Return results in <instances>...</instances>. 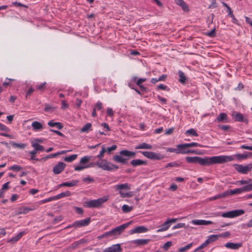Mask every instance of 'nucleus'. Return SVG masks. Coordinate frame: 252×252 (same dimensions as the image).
<instances>
[{"mask_svg":"<svg viewBox=\"0 0 252 252\" xmlns=\"http://www.w3.org/2000/svg\"><path fill=\"white\" fill-rule=\"evenodd\" d=\"M232 156L224 155L213 156L211 157H187L186 161L189 163H198L202 166H210L214 164H222L232 161Z\"/></svg>","mask_w":252,"mask_h":252,"instance_id":"obj_1","label":"nucleus"},{"mask_svg":"<svg viewBox=\"0 0 252 252\" xmlns=\"http://www.w3.org/2000/svg\"><path fill=\"white\" fill-rule=\"evenodd\" d=\"M132 221L124 223L119 225L115 228H114L111 230L106 232L103 234L98 236L99 239L103 238H106L108 240H113L116 239L119 236L124 230L131 224Z\"/></svg>","mask_w":252,"mask_h":252,"instance_id":"obj_2","label":"nucleus"},{"mask_svg":"<svg viewBox=\"0 0 252 252\" xmlns=\"http://www.w3.org/2000/svg\"><path fill=\"white\" fill-rule=\"evenodd\" d=\"M135 156V152L125 150L120 151V155H114L113 157V159L116 162L125 164L127 162L129 158H134Z\"/></svg>","mask_w":252,"mask_h":252,"instance_id":"obj_3","label":"nucleus"},{"mask_svg":"<svg viewBox=\"0 0 252 252\" xmlns=\"http://www.w3.org/2000/svg\"><path fill=\"white\" fill-rule=\"evenodd\" d=\"M109 199V196H104L97 199L86 201L84 206L87 208H99Z\"/></svg>","mask_w":252,"mask_h":252,"instance_id":"obj_4","label":"nucleus"},{"mask_svg":"<svg viewBox=\"0 0 252 252\" xmlns=\"http://www.w3.org/2000/svg\"><path fill=\"white\" fill-rule=\"evenodd\" d=\"M114 189L119 191V194L122 197H130L133 195V193L131 191L127 192L123 191L124 190H127L130 189V185L128 183L116 185L114 187Z\"/></svg>","mask_w":252,"mask_h":252,"instance_id":"obj_5","label":"nucleus"},{"mask_svg":"<svg viewBox=\"0 0 252 252\" xmlns=\"http://www.w3.org/2000/svg\"><path fill=\"white\" fill-rule=\"evenodd\" d=\"M245 211L242 209L234 210L221 214L220 212L213 213V216L216 217L221 216L223 218H233L243 215Z\"/></svg>","mask_w":252,"mask_h":252,"instance_id":"obj_6","label":"nucleus"},{"mask_svg":"<svg viewBox=\"0 0 252 252\" xmlns=\"http://www.w3.org/2000/svg\"><path fill=\"white\" fill-rule=\"evenodd\" d=\"M96 164L105 171H111L114 168L117 169L119 168L118 166L111 164L106 160H103L101 162H97Z\"/></svg>","mask_w":252,"mask_h":252,"instance_id":"obj_7","label":"nucleus"},{"mask_svg":"<svg viewBox=\"0 0 252 252\" xmlns=\"http://www.w3.org/2000/svg\"><path fill=\"white\" fill-rule=\"evenodd\" d=\"M141 154L146 158L152 160H161L164 158V156L160 153H156L153 152L143 151Z\"/></svg>","mask_w":252,"mask_h":252,"instance_id":"obj_8","label":"nucleus"},{"mask_svg":"<svg viewBox=\"0 0 252 252\" xmlns=\"http://www.w3.org/2000/svg\"><path fill=\"white\" fill-rule=\"evenodd\" d=\"M187 143L179 144L177 145L179 154H198V153L195 150H188L187 149L188 146H187Z\"/></svg>","mask_w":252,"mask_h":252,"instance_id":"obj_9","label":"nucleus"},{"mask_svg":"<svg viewBox=\"0 0 252 252\" xmlns=\"http://www.w3.org/2000/svg\"><path fill=\"white\" fill-rule=\"evenodd\" d=\"M235 169L239 173L246 174L252 170V164H249L246 165L242 164H235Z\"/></svg>","mask_w":252,"mask_h":252,"instance_id":"obj_10","label":"nucleus"},{"mask_svg":"<svg viewBox=\"0 0 252 252\" xmlns=\"http://www.w3.org/2000/svg\"><path fill=\"white\" fill-rule=\"evenodd\" d=\"M177 219H168L166 221L160 226V228L157 230V232H160L166 231L169 229L172 223L175 222Z\"/></svg>","mask_w":252,"mask_h":252,"instance_id":"obj_11","label":"nucleus"},{"mask_svg":"<svg viewBox=\"0 0 252 252\" xmlns=\"http://www.w3.org/2000/svg\"><path fill=\"white\" fill-rule=\"evenodd\" d=\"M91 222L90 218H87L83 220H77L72 224V226L75 228L84 227L88 225Z\"/></svg>","mask_w":252,"mask_h":252,"instance_id":"obj_12","label":"nucleus"},{"mask_svg":"<svg viewBox=\"0 0 252 252\" xmlns=\"http://www.w3.org/2000/svg\"><path fill=\"white\" fill-rule=\"evenodd\" d=\"M251 181V179L247 180H239L236 182V184L239 185L247 184V185L244 186V187L245 192H248L252 190V183H250Z\"/></svg>","mask_w":252,"mask_h":252,"instance_id":"obj_13","label":"nucleus"},{"mask_svg":"<svg viewBox=\"0 0 252 252\" xmlns=\"http://www.w3.org/2000/svg\"><path fill=\"white\" fill-rule=\"evenodd\" d=\"M233 118L236 122H244L246 124L249 123L248 119L243 117V115L240 113L234 112L232 115Z\"/></svg>","mask_w":252,"mask_h":252,"instance_id":"obj_14","label":"nucleus"},{"mask_svg":"<svg viewBox=\"0 0 252 252\" xmlns=\"http://www.w3.org/2000/svg\"><path fill=\"white\" fill-rule=\"evenodd\" d=\"M122 248L121 244H117L112 245L111 246L106 248L104 250V252H122Z\"/></svg>","mask_w":252,"mask_h":252,"instance_id":"obj_15","label":"nucleus"},{"mask_svg":"<svg viewBox=\"0 0 252 252\" xmlns=\"http://www.w3.org/2000/svg\"><path fill=\"white\" fill-rule=\"evenodd\" d=\"M65 167V163L63 162H59L53 167V171L55 174H59L64 170Z\"/></svg>","mask_w":252,"mask_h":252,"instance_id":"obj_16","label":"nucleus"},{"mask_svg":"<svg viewBox=\"0 0 252 252\" xmlns=\"http://www.w3.org/2000/svg\"><path fill=\"white\" fill-rule=\"evenodd\" d=\"M79 181L77 180H71L69 182H66L58 185L57 187L58 189L63 187H72L77 186L79 183Z\"/></svg>","mask_w":252,"mask_h":252,"instance_id":"obj_17","label":"nucleus"},{"mask_svg":"<svg viewBox=\"0 0 252 252\" xmlns=\"http://www.w3.org/2000/svg\"><path fill=\"white\" fill-rule=\"evenodd\" d=\"M42 141L39 139H36L32 142V146L34 148V150L37 152L38 151H43L44 150L43 146L38 144V142H41Z\"/></svg>","mask_w":252,"mask_h":252,"instance_id":"obj_18","label":"nucleus"},{"mask_svg":"<svg viewBox=\"0 0 252 252\" xmlns=\"http://www.w3.org/2000/svg\"><path fill=\"white\" fill-rule=\"evenodd\" d=\"M148 231V229L147 227L144 226H139L131 229L129 231V233L131 234L134 233H141L146 232Z\"/></svg>","mask_w":252,"mask_h":252,"instance_id":"obj_19","label":"nucleus"},{"mask_svg":"<svg viewBox=\"0 0 252 252\" xmlns=\"http://www.w3.org/2000/svg\"><path fill=\"white\" fill-rule=\"evenodd\" d=\"M191 223L196 225H207L214 223L210 220H193L191 221Z\"/></svg>","mask_w":252,"mask_h":252,"instance_id":"obj_20","label":"nucleus"},{"mask_svg":"<svg viewBox=\"0 0 252 252\" xmlns=\"http://www.w3.org/2000/svg\"><path fill=\"white\" fill-rule=\"evenodd\" d=\"M252 156V153H246L245 154H236L234 155H232L234 158L232 160H234L235 158H236L237 160H242L246 159Z\"/></svg>","mask_w":252,"mask_h":252,"instance_id":"obj_21","label":"nucleus"},{"mask_svg":"<svg viewBox=\"0 0 252 252\" xmlns=\"http://www.w3.org/2000/svg\"><path fill=\"white\" fill-rule=\"evenodd\" d=\"M32 130L35 131H40L44 129V127L43 124L38 121H33L32 123Z\"/></svg>","mask_w":252,"mask_h":252,"instance_id":"obj_22","label":"nucleus"},{"mask_svg":"<svg viewBox=\"0 0 252 252\" xmlns=\"http://www.w3.org/2000/svg\"><path fill=\"white\" fill-rule=\"evenodd\" d=\"M25 233H26V232L25 231L20 232L15 236L11 238V239H8L7 240V242L12 243H15L16 242H17L19 239H20Z\"/></svg>","mask_w":252,"mask_h":252,"instance_id":"obj_23","label":"nucleus"},{"mask_svg":"<svg viewBox=\"0 0 252 252\" xmlns=\"http://www.w3.org/2000/svg\"><path fill=\"white\" fill-rule=\"evenodd\" d=\"M130 163L132 166L136 167L137 166L145 165L147 164V162L140 159H135L132 160Z\"/></svg>","mask_w":252,"mask_h":252,"instance_id":"obj_24","label":"nucleus"},{"mask_svg":"<svg viewBox=\"0 0 252 252\" xmlns=\"http://www.w3.org/2000/svg\"><path fill=\"white\" fill-rule=\"evenodd\" d=\"M175 2L181 6L184 11L188 12L189 11L188 6L183 0H175Z\"/></svg>","mask_w":252,"mask_h":252,"instance_id":"obj_25","label":"nucleus"},{"mask_svg":"<svg viewBox=\"0 0 252 252\" xmlns=\"http://www.w3.org/2000/svg\"><path fill=\"white\" fill-rule=\"evenodd\" d=\"M65 153H66V151H62L58 152L57 153H54V154L49 155H48V156H46V157H45L44 158H40L39 159V160L41 161H44L46 160L48 158H55L57 156L61 155V154H64Z\"/></svg>","mask_w":252,"mask_h":252,"instance_id":"obj_26","label":"nucleus"},{"mask_svg":"<svg viewBox=\"0 0 252 252\" xmlns=\"http://www.w3.org/2000/svg\"><path fill=\"white\" fill-rule=\"evenodd\" d=\"M242 244L241 243H234L232 242H228L224 245V246L232 250H237L241 247Z\"/></svg>","mask_w":252,"mask_h":252,"instance_id":"obj_27","label":"nucleus"},{"mask_svg":"<svg viewBox=\"0 0 252 252\" xmlns=\"http://www.w3.org/2000/svg\"><path fill=\"white\" fill-rule=\"evenodd\" d=\"M149 241V239H142L133 240L132 243L137 245V246H144L147 245Z\"/></svg>","mask_w":252,"mask_h":252,"instance_id":"obj_28","label":"nucleus"},{"mask_svg":"<svg viewBox=\"0 0 252 252\" xmlns=\"http://www.w3.org/2000/svg\"><path fill=\"white\" fill-rule=\"evenodd\" d=\"M152 146L147 143H141L135 147V149H151Z\"/></svg>","mask_w":252,"mask_h":252,"instance_id":"obj_29","label":"nucleus"},{"mask_svg":"<svg viewBox=\"0 0 252 252\" xmlns=\"http://www.w3.org/2000/svg\"><path fill=\"white\" fill-rule=\"evenodd\" d=\"M71 195V193L69 191H65L64 192H63L61 193H59L56 196H54V198L55 200H56L64 197L70 196Z\"/></svg>","mask_w":252,"mask_h":252,"instance_id":"obj_30","label":"nucleus"},{"mask_svg":"<svg viewBox=\"0 0 252 252\" xmlns=\"http://www.w3.org/2000/svg\"><path fill=\"white\" fill-rule=\"evenodd\" d=\"M48 125L50 127L56 126L59 129H61L63 127V125L62 123L59 122H55L53 120L49 121L48 123Z\"/></svg>","mask_w":252,"mask_h":252,"instance_id":"obj_31","label":"nucleus"},{"mask_svg":"<svg viewBox=\"0 0 252 252\" xmlns=\"http://www.w3.org/2000/svg\"><path fill=\"white\" fill-rule=\"evenodd\" d=\"M230 195L235 194H241L242 192H245L244 187H243L241 188H237L232 190H229Z\"/></svg>","mask_w":252,"mask_h":252,"instance_id":"obj_32","label":"nucleus"},{"mask_svg":"<svg viewBox=\"0 0 252 252\" xmlns=\"http://www.w3.org/2000/svg\"><path fill=\"white\" fill-rule=\"evenodd\" d=\"M219 239L218 234H213L208 237L207 239L206 240L209 244L211 243L217 241Z\"/></svg>","mask_w":252,"mask_h":252,"instance_id":"obj_33","label":"nucleus"},{"mask_svg":"<svg viewBox=\"0 0 252 252\" xmlns=\"http://www.w3.org/2000/svg\"><path fill=\"white\" fill-rule=\"evenodd\" d=\"M146 81V78H139L138 79H137L135 83H136V85L139 87L141 90L145 91L146 89L143 85H141V84Z\"/></svg>","mask_w":252,"mask_h":252,"instance_id":"obj_34","label":"nucleus"},{"mask_svg":"<svg viewBox=\"0 0 252 252\" xmlns=\"http://www.w3.org/2000/svg\"><path fill=\"white\" fill-rule=\"evenodd\" d=\"M92 124L91 123L86 124L81 129V132L88 133L92 130Z\"/></svg>","mask_w":252,"mask_h":252,"instance_id":"obj_35","label":"nucleus"},{"mask_svg":"<svg viewBox=\"0 0 252 252\" xmlns=\"http://www.w3.org/2000/svg\"><path fill=\"white\" fill-rule=\"evenodd\" d=\"M32 209L26 207H23L19 209L18 212H17V215L20 214H26L31 211Z\"/></svg>","mask_w":252,"mask_h":252,"instance_id":"obj_36","label":"nucleus"},{"mask_svg":"<svg viewBox=\"0 0 252 252\" xmlns=\"http://www.w3.org/2000/svg\"><path fill=\"white\" fill-rule=\"evenodd\" d=\"M91 167V165L90 164H85V165H79L75 166L74 170L75 171H80L84 170V169L88 168Z\"/></svg>","mask_w":252,"mask_h":252,"instance_id":"obj_37","label":"nucleus"},{"mask_svg":"<svg viewBox=\"0 0 252 252\" xmlns=\"http://www.w3.org/2000/svg\"><path fill=\"white\" fill-rule=\"evenodd\" d=\"M91 156H84L81 158L80 163L83 165L87 164V163L89 161L91 160Z\"/></svg>","mask_w":252,"mask_h":252,"instance_id":"obj_38","label":"nucleus"},{"mask_svg":"<svg viewBox=\"0 0 252 252\" xmlns=\"http://www.w3.org/2000/svg\"><path fill=\"white\" fill-rule=\"evenodd\" d=\"M178 75L180 77L179 81L182 83H185L186 81V77L183 71L179 70L178 71Z\"/></svg>","mask_w":252,"mask_h":252,"instance_id":"obj_39","label":"nucleus"},{"mask_svg":"<svg viewBox=\"0 0 252 252\" xmlns=\"http://www.w3.org/2000/svg\"><path fill=\"white\" fill-rule=\"evenodd\" d=\"M77 155L76 154L72 155L68 157H66L64 158V160L66 162H70L74 160L77 158Z\"/></svg>","mask_w":252,"mask_h":252,"instance_id":"obj_40","label":"nucleus"},{"mask_svg":"<svg viewBox=\"0 0 252 252\" xmlns=\"http://www.w3.org/2000/svg\"><path fill=\"white\" fill-rule=\"evenodd\" d=\"M11 144L13 147H16L20 149H24L27 146V145L24 143H17L14 142H12Z\"/></svg>","mask_w":252,"mask_h":252,"instance_id":"obj_41","label":"nucleus"},{"mask_svg":"<svg viewBox=\"0 0 252 252\" xmlns=\"http://www.w3.org/2000/svg\"><path fill=\"white\" fill-rule=\"evenodd\" d=\"M226 119L227 115L225 113H220L217 118V120L219 122L226 120Z\"/></svg>","mask_w":252,"mask_h":252,"instance_id":"obj_42","label":"nucleus"},{"mask_svg":"<svg viewBox=\"0 0 252 252\" xmlns=\"http://www.w3.org/2000/svg\"><path fill=\"white\" fill-rule=\"evenodd\" d=\"M133 209L132 206H129L127 205H124L122 206V209L124 213H128L130 212Z\"/></svg>","mask_w":252,"mask_h":252,"instance_id":"obj_43","label":"nucleus"},{"mask_svg":"<svg viewBox=\"0 0 252 252\" xmlns=\"http://www.w3.org/2000/svg\"><path fill=\"white\" fill-rule=\"evenodd\" d=\"M46 82L41 83L40 84H37L36 85V90L40 91H42L44 90L46 88Z\"/></svg>","mask_w":252,"mask_h":252,"instance_id":"obj_44","label":"nucleus"},{"mask_svg":"<svg viewBox=\"0 0 252 252\" xmlns=\"http://www.w3.org/2000/svg\"><path fill=\"white\" fill-rule=\"evenodd\" d=\"M192 246V243H191L184 247L179 248V252H185L187 251H188V250H189L191 247Z\"/></svg>","mask_w":252,"mask_h":252,"instance_id":"obj_45","label":"nucleus"},{"mask_svg":"<svg viewBox=\"0 0 252 252\" xmlns=\"http://www.w3.org/2000/svg\"><path fill=\"white\" fill-rule=\"evenodd\" d=\"M186 134H189L190 135L198 136V134L196 133L195 129L193 128H190L189 129L187 130L186 132Z\"/></svg>","mask_w":252,"mask_h":252,"instance_id":"obj_46","label":"nucleus"},{"mask_svg":"<svg viewBox=\"0 0 252 252\" xmlns=\"http://www.w3.org/2000/svg\"><path fill=\"white\" fill-rule=\"evenodd\" d=\"M187 146H188L189 148L190 147H204V146L196 142H191L189 143H187Z\"/></svg>","mask_w":252,"mask_h":252,"instance_id":"obj_47","label":"nucleus"},{"mask_svg":"<svg viewBox=\"0 0 252 252\" xmlns=\"http://www.w3.org/2000/svg\"><path fill=\"white\" fill-rule=\"evenodd\" d=\"M106 152V148L103 145L102 146L101 150L100 151L99 154L97 156V158L101 159L104 156V153Z\"/></svg>","mask_w":252,"mask_h":252,"instance_id":"obj_48","label":"nucleus"},{"mask_svg":"<svg viewBox=\"0 0 252 252\" xmlns=\"http://www.w3.org/2000/svg\"><path fill=\"white\" fill-rule=\"evenodd\" d=\"M117 148V146L116 145H113L112 146L106 148V152L110 153L112 151L116 150Z\"/></svg>","mask_w":252,"mask_h":252,"instance_id":"obj_49","label":"nucleus"},{"mask_svg":"<svg viewBox=\"0 0 252 252\" xmlns=\"http://www.w3.org/2000/svg\"><path fill=\"white\" fill-rule=\"evenodd\" d=\"M22 167L18 165H13L11 166H10L9 169L11 170H14V171H20L22 169Z\"/></svg>","mask_w":252,"mask_h":252,"instance_id":"obj_50","label":"nucleus"},{"mask_svg":"<svg viewBox=\"0 0 252 252\" xmlns=\"http://www.w3.org/2000/svg\"><path fill=\"white\" fill-rule=\"evenodd\" d=\"M0 130L8 132L9 131L10 129L7 126L0 123Z\"/></svg>","mask_w":252,"mask_h":252,"instance_id":"obj_51","label":"nucleus"},{"mask_svg":"<svg viewBox=\"0 0 252 252\" xmlns=\"http://www.w3.org/2000/svg\"><path fill=\"white\" fill-rule=\"evenodd\" d=\"M230 235V233L229 231H226L222 233H220L219 234H218V237H223V238H227L229 237Z\"/></svg>","mask_w":252,"mask_h":252,"instance_id":"obj_52","label":"nucleus"},{"mask_svg":"<svg viewBox=\"0 0 252 252\" xmlns=\"http://www.w3.org/2000/svg\"><path fill=\"white\" fill-rule=\"evenodd\" d=\"M37 153V152L36 151H35L34 150L30 152V154L31 155V158H30L31 160H39L38 158H36L35 157V155Z\"/></svg>","mask_w":252,"mask_h":252,"instance_id":"obj_53","label":"nucleus"},{"mask_svg":"<svg viewBox=\"0 0 252 252\" xmlns=\"http://www.w3.org/2000/svg\"><path fill=\"white\" fill-rule=\"evenodd\" d=\"M53 200H55L54 196L50 197L44 200H42L40 201V204H43L46 202H50Z\"/></svg>","mask_w":252,"mask_h":252,"instance_id":"obj_54","label":"nucleus"},{"mask_svg":"<svg viewBox=\"0 0 252 252\" xmlns=\"http://www.w3.org/2000/svg\"><path fill=\"white\" fill-rule=\"evenodd\" d=\"M208 245V244L207 243V242H206V241H205L203 243H202L201 245H200L199 247H198L195 250H194V252H196V251H199L200 250H201L203 248H204L205 247H206L207 245Z\"/></svg>","mask_w":252,"mask_h":252,"instance_id":"obj_55","label":"nucleus"},{"mask_svg":"<svg viewBox=\"0 0 252 252\" xmlns=\"http://www.w3.org/2000/svg\"><path fill=\"white\" fill-rule=\"evenodd\" d=\"M219 194L220 198H221L225 197L226 196H227L229 195H230V193L229 190H226L222 193H220Z\"/></svg>","mask_w":252,"mask_h":252,"instance_id":"obj_56","label":"nucleus"},{"mask_svg":"<svg viewBox=\"0 0 252 252\" xmlns=\"http://www.w3.org/2000/svg\"><path fill=\"white\" fill-rule=\"evenodd\" d=\"M136 79H137V77H133L131 78V80L130 81L129 83H128L129 87L130 88H131V89H134V88L133 87L132 84L136 82Z\"/></svg>","mask_w":252,"mask_h":252,"instance_id":"obj_57","label":"nucleus"},{"mask_svg":"<svg viewBox=\"0 0 252 252\" xmlns=\"http://www.w3.org/2000/svg\"><path fill=\"white\" fill-rule=\"evenodd\" d=\"M172 245V242L170 241H168L166 242L163 246L162 248L165 251L167 250L168 248L171 247Z\"/></svg>","mask_w":252,"mask_h":252,"instance_id":"obj_58","label":"nucleus"},{"mask_svg":"<svg viewBox=\"0 0 252 252\" xmlns=\"http://www.w3.org/2000/svg\"><path fill=\"white\" fill-rule=\"evenodd\" d=\"M242 226L244 228L252 227V218L247 223L243 224Z\"/></svg>","mask_w":252,"mask_h":252,"instance_id":"obj_59","label":"nucleus"},{"mask_svg":"<svg viewBox=\"0 0 252 252\" xmlns=\"http://www.w3.org/2000/svg\"><path fill=\"white\" fill-rule=\"evenodd\" d=\"M94 107L96 108V110H101L102 108V103L100 101H97Z\"/></svg>","mask_w":252,"mask_h":252,"instance_id":"obj_60","label":"nucleus"},{"mask_svg":"<svg viewBox=\"0 0 252 252\" xmlns=\"http://www.w3.org/2000/svg\"><path fill=\"white\" fill-rule=\"evenodd\" d=\"M206 34L210 37H215L216 35L215 28L213 29L211 32L207 33Z\"/></svg>","mask_w":252,"mask_h":252,"instance_id":"obj_61","label":"nucleus"},{"mask_svg":"<svg viewBox=\"0 0 252 252\" xmlns=\"http://www.w3.org/2000/svg\"><path fill=\"white\" fill-rule=\"evenodd\" d=\"M185 226V223H177L175 226H174L172 228H173V229H178V228H182V227H184Z\"/></svg>","mask_w":252,"mask_h":252,"instance_id":"obj_62","label":"nucleus"},{"mask_svg":"<svg viewBox=\"0 0 252 252\" xmlns=\"http://www.w3.org/2000/svg\"><path fill=\"white\" fill-rule=\"evenodd\" d=\"M12 81H14V79L6 78L5 81L3 82V85L4 87H7L8 85H9L11 83V82Z\"/></svg>","mask_w":252,"mask_h":252,"instance_id":"obj_63","label":"nucleus"},{"mask_svg":"<svg viewBox=\"0 0 252 252\" xmlns=\"http://www.w3.org/2000/svg\"><path fill=\"white\" fill-rule=\"evenodd\" d=\"M68 107V105L66 103V102L63 100L62 101V106H61V109H65Z\"/></svg>","mask_w":252,"mask_h":252,"instance_id":"obj_64","label":"nucleus"}]
</instances>
